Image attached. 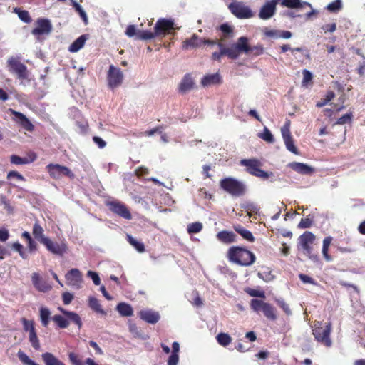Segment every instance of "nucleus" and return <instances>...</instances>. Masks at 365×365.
Wrapping results in <instances>:
<instances>
[{"mask_svg":"<svg viewBox=\"0 0 365 365\" xmlns=\"http://www.w3.org/2000/svg\"><path fill=\"white\" fill-rule=\"evenodd\" d=\"M40 319L43 327H47L51 319V312L47 307H42L40 310Z\"/></svg>","mask_w":365,"mask_h":365,"instance_id":"nucleus-35","label":"nucleus"},{"mask_svg":"<svg viewBox=\"0 0 365 365\" xmlns=\"http://www.w3.org/2000/svg\"><path fill=\"white\" fill-rule=\"evenodd\" d=\"M123 74L120 68L113 65L109 66L107 74L108 86L112 90L120 86L123 81Z\"/></svg>","mask_w":365,"mask_h":365,"instance_id":"nucleus-13","label":"nucleus"},{"mask_svg":"<svg viewBox=\"0 0 365 365\" xmlns=\"http://www.w3.org/2000/svg\"><path fill=\"white\" fill-rule=\"evenodd\" d=\"M68 358H69V360H70L71 363L73 365H83V363L79 359L78 356L76 354L73 353V352H71L68 354Z\"/></svg>","mask_w":365,"mask_h":365,"instance_id":"nucleus-57","label":"nucleus"},{"mask_svg":"<svg viewBox=\"0 0 365 365\" xmlns=\"http://www.w3.org/2000/svg\"><path fill=\"white\" fill-rule=\"evenodd\" d=\"M217 240L220 242L229 245L237 241V235L232 231L222 230L216 235Z\"/></svg>","mask_w":365,"mask_h":365,"instance_id":"nucleus-21","label":"nucleus"},{"mask_svg":"<svg viewBox=\"0 0 365 365\" xmlns=\"http://www.w3.org/2000/svg\"><path fill=\"white\" fill-rule=\"evenodd\" d=\"M21 322L25 331H29V334L31 330L36 331L34 321L22 318Z\"/></svg>","mask_w":365,"mask_h":365,"instance_id":"nucleus-52","label":"nucleus"},{"mask_svg":"<svg viewBox=\"0 0 365 365\" xmlns=\"http://www.w3.org/2000/svg\"><path fill=\"white\" fill-rule=\"evenodd\" d=\"M332 240H333V238L331 236H327V237H324V239L323 240V245H322V252L324 259L327 262H331L333 260V257L329 254V248L332 242Z\"/></svg>","mask_w":365,"mask_h":365,"instance_id":"nucleus-31","label":"nucleus"},{"mask_svg":"<svg viewBox=\"0 0 365 365\" xmlns=\"http://www.w3.org/2000/svg\"><path fill=\"white\" fill-rule=\"evenodd\" d=\"M46 170L49 173L51 178L53 179H60L63 176H66L70 178H74V174L66 166L59 164L50 163L46 167Z\"/></svg>","mask_w":365,"mask_h":365,"instance_id":"nucleus-12","label":"nucleus"},{"mask_svg":"<svg viewBox=\"0 0 365 365\" xmlns=\"http://www.w3.org/2000/svg\"><path fill=\"white\" fill-rule=\"evenodd\" d=\"M73 7L75 8L76 11L78 13V14L80 15L81 18L83 19V22L85 23V24H88V17H87V15H86V13L85 12V11L83 9V8L81 7V6L80 4H78L77 2L76 1H73Z\"/></svg>","mask_w":365,"mask_h":365,"instance_id":"nucleus-49","label":"nucleus"},{"mask_svg":"<svg viewBox=\"0 0 365 365\" xmlns=\"http://www.w3.org/2000/svg\"><path fill=\"white\" fill-rule=\"evenodd\" d=\"M73 299V295L68 292H66L62 294V299L64 304H69Z\"/></svg>","mask_w":365,"mask_h":365,"instance_id":"nucleus-63","label":"nucleus"},{"mask_svg":"<svg viewBox=\"0 0 365 365\" xmlns=\"http://www.w3.org/2000/svg\"><path fill=\"white\" fill-rule=\"evenodd\" d=\"M201 85L203 87H209L214 85H220L222 83V78L219 73H213L205 75L201 79Z\"/></svg>","mask_w":365,"mask_h":365,"instance_id":"nucleus-23","label":"nucleus"},{"mask_svg":"<svg viewBox=\"0 0 365 365\" xmlns=\"http://www.w3.org/2000/svg\"><path fill=\"white\" fill-rule=\"evenodd\" d=\"M275 302L284 311V312L287 315H290L292 314V311L289 305L285 302V301L283 299H276Z\"/></svg>","mask_w":365,"mask_h":365,"instance_id":"nucleus-51","label":"nucleus"},{"mask_svg":"<svg viewBox=\"0 0 365 365\" xmlns=\"http://www.w3.org/2000/svg\"><path fill=\"white\" fill-rule=\"evenodd\" d=\"M240 164L246 167V172L253 176L266 180L273 175L272 172L268 173L261 169L262 164L258 159H242L240 160Z\"/></svg>","mask_w":365,"mask_h":365,"instance_id":"nucleus-6","label":"nucleus"},{"mask_svg":"<svg viewBox=\"0 0 365 365\" xmlns=\"http://www.w3.org/2000/svg\"><path fill=\"white\" fill-rule=\"evenodd\" d=\"M87 39L86 35L80 36L77 39H76L69 46V51L72 53L77 52L79 51L85 44V42Z\"/></svg>","mask_w":365,"mask_h":365,"instance_id":"nucleus-33","label":"nucleus"},{"mask_svg":"<svg viewBox=\"0 0 365 365\" xmlns=\"http://www.w3.org/2000/svg\"><path fill=\"white\" fill-rule=\"evenodd\" d=\"M66 283L71 287H79L82 282V274L79 269L73 268L68 271L65 275Z\"/></svg>","mask_w":365,"mask_h":365,"instance_id":"nucleus-17","label":"nucleus"},{"mask_svg":"<svg viewBox=\"0 0 365 365\" xmlns=\"http://www.w3.org/2000/svg\"><path fill=\"white\" fill-rule=\"evenodd\" d=\"M144 31L145 30H138V31H137L136 29H135V26L134 25H129L126 28L125 34L128 37H133L134 36H135L137 39L141 40V38H140L138 37V33L140 31Z\"/></svg>","mask_w":365,"mask_h":365,"instance_id":"nucleus-50","label":"nucleus"},{"mask_svg":"<svg viewBox=\"0 0 365 365\" xmlns=\"http://www.w3.org/2000/svg\"><path fill=\"white\" fill-rule=\"evenodd\" d=\"M247 215L251 217L252 215H257L259 213V207L253 203H247L244 206Z\"/></svg>","mask_w":365,"mask_h":365,"instance_id":"nucleus-45","label":"nucleus"},{"mask_svg":"<svg viewBox=\"0 0 365 365\" xmlns=\"http://www.w3.org/2000/svg\"><path fill=\"white\" fill-rule=\"evenodd\" d=\"M227 258L230 262L243 267L250 266L256 260L253 252L240 246L230 247L227 252Z\"/></svg>","mask_w":365,"mask_h":365,"instance_id":"nucleus-1","label":"nucleus"},{"mask_svg":"<svg viewBox=\"0 0 365 365\" xmlns=\"http://www.w3.org/2000/svg\"><path fill=\"white\" fill-rule=\"evenodd\" d=\"M216 339L218 344L222 346H228L232 341L231 336L226 333L218 334L216 336Z\"/></svg>","mask_w":365,"mask_h":365,"instance_id":"nucleus-37","label":"nucleus"},{"mask_svg":"<svg viewBox=\"0 0 365 365\" xmlns=\"http://www.w3.org/2000/svg\"><path fill=\"white\" fill-rule=\"evenodd\" d=\"M117 311L123 317H131L133 314L132 307L125 302H120L117 305Z\"/></svg>","mask_w":365,"mask_h":365,"instance_id":"nucleus-32","label":"nucleus"},{"mask_svg":"<svg viewBox=\"0 0 365 365\" xmlns=\"http://www.w3.org/2000/svg\"><path fill=\"white\" fill-rule=\"evenodd\" d=\"M179 361L178 354H171L168 360V365H177Z\"/></svg>","mask_w":365,"mask_h":365,"instance_id":"nucleus-64","label":"nucleus"},{"mask_svg":"<svg viewBox=\"0 0 365 365\" xmlns=\"http://www.w3.org/2000/svg\"><path fill=\"white\" fill-rule=\"evenodd\" d=\"M220 188L234 197H240L246 192V185L238 180L228 177L220 181Z\"/></svg>","mask_w":365,"mask_h":365,"instance_id":"nucleus-4","label":"nucleus"},{"mask_svg":"<svg viewBox=\"0 0 365 365\" xmlns=\"http://www.w3.org/2000/svg\"><path fill=\"white\" fill-rule=\"evenodd\" d=\"M245 292L251 297H257L261 298H264L265 297L264 292H260L254 289L247 288L245 289Z\"/></svg>","mask_w":365,"mask_h":365,"instance_id":"nucleus-58","label":"nucleus"},{"mask_svg":"<svg viewBox=\"0 0 365 365\" xmlns=\"http://www.w3.org/2000/svg\"><path fill=\"white\" fill-rule=\"evenodd\" d=\"M240 53L247 54L250 51V46L248 45V39L247 37L242 36L237 39V41L234 43Z\"/></svg>","mask_w":365,"mask_h":365,"instance_id":"nucleus-34","label":"nucleus"},{"mask_svg":"<svg viewBox=\"0 0 365 365\" xmlns=\"http://www.w3.org/2000/svg\"><path fill=\"white\" fill-rule=\"evenodd\" d=\"M225 56H228L231 59H236L238 58L240 52L237 47L232 44L230 47L226 48L223 46Z\"/></svg>","mask_w":365,"mask_h":365,"instance_id":"nucleus-36","label":"nucleus"},{"mask_svg":"<svg viewBox=\"0 0 365 365\" xmlns=\"http://www.w3.org/2000/svg\"><path fill=\"white\" fill-rule=\"evenodd\" d=\"M58 310L67 317L65 318L63 316L60 314L54 315L51 319L56 324V325L61 329H66L69 325V321L72 322L75 324H76L78 329H81L82 327V321L80 316L73 312H70L66 310L62 307H58Z\"/></svg>","mask_w":365,"mask_h":365,"instance_id":"nucleus-5","label":"nucleus"},{"mask_svg":"<svg viewBox=\"0 0 365 365\" xmlns=\"http://www.w3.org/2000/svg\"><path fill=\"white\" fill-rule=\"evenodd\" d=\"M12 115L15 117V120L21 125V126L27 131L33 132L34 125L29 120V118L22 113L10 109Z\"/></svg>","mask_w":365,"mask_h":365,"instance_id":"nucleus-18","label":"nucleus"},{"mask_svg":"<svg viewBox=\"0 0 365 365\" xmlns=\"http://www.w3.org/2000/svg\"><path fill=\"white\" fill-rule=\"evenodd\" d=\"M10 237L8 229L3 227L0 229V242H4L9 240Z\"/></svg>","mask_w":365,"mask_h":365,"instance_id":"nucleus-60","label":"nucleus"},{"mask_svg":"<svg viewBox=\"0 0 365 365\" xmlns=\"http://www.w3.org/2000/svg\"><path fill=\"white\" fill-rule=\"evenodd\" d=\"M174 30V22L173 20L166 19H160L157 21L154 26V31L148 30L140 31L138 37L142 41L151 40L157 37L163 38Z\"/></svg>","mask_w":365,"mask_h":365,"instance_id":"nucleus-2","label":"nucleus"},{"mask_svg":"<svg viewBox=\"0 0 365 365\" xmlns=\"http://www.w3.org/2000/svg\"><path fill=\"white\" fill-rule=\"evenodd\" d=\"M216 44H217L218 47L220 48V51L219 52H214V53H212V58L214 61H220L221 57L222 56H225V52H224V49H223V44L222 43H220V42L219 43L216 42Z\"/></svg>","mask_w":365,"mask_h":365,"instance_id":"nucleus-55","label":"nucleus"},{"mask_svg":"<svg viewBox=\"0 0 365 365\" xmlns=\"http://www.w3.org/2000/svg\"><path fill=\"white\" fill-rule=\"evenodd\" d=\"M11 247L19 252L21 257L24 259H28V255L24 247V246L19 242H16L12 244Z\"/></svg>","mask_w":365,"mask_h":365,"instance_id":"nucleus-44","label":"nucleus"},{"mask_svg":"<svg viewBox=\"0 0 365 365\" xmlns=\"http://www.w3.org/2000/svg\"><path fill=\"white\" fill-rule=\"evenodd\" d=\"M279 0H271L267 1L261 8L259 12V17L261 19L267 20L272 17L276 12L277 4H279Z\"/></svg>","mask_w":365,"mask_h":365,"instance_id":"nucleus-16","label":"nucleus"},{"mask_svg":"<svg viewBox=\"0 0 365 365\" xmlns=\"http://www.w3.org/2000/svg\"><path fill=\"white\" fill-rule=\"evenodd\" d=\"M128 242L133 246L139 252L145 251V246L143 243L138 242L130 235H127Z\"/></svg>","mask_w":365,"mask_h":365,"instance_id":"nucleus-43","label":"nucleus"},{"mask_svg":"<svg viewBox=\"0 0 365 365\" xmlns=\"http://www.w3.org/2000/svg\"><path fill=\"white\" fill-rule=\"evenodd\" d=\"M316 240L315 235L309 231L304 232L298 238V248L314 262H318L319 257L318 252L314 247Z\"/></svg>","mask_w":365,"mask_h":365,"instance_id":"nucleus-3","label":"nucleus"},{"mask_svg":"<svg viewBox=\"0 0 365 365\" xmlns=\"http://www.w3.org/2000/svg\"><path fill=\"white\" fill-rule=\"evenodd\" d=\"M139 317L143 321L153 324L157 323L160 319V314L151 310H141L139 312Z\"/></svg>","mask_w":365,"mask_h":365,"instance_id":"nucleus-24","label":"nucleus"},{"mask_svg":"<svg viewBox=\"0 0 365 365\" xmlns=\"http://www.w3.org/2000/svg\"><path fill=\"white\" fill-rule=\"evenodd\" d=\"M106 205L110 211L125 220H130L132 215L128 207L122 202L115 200L106 202Z\"/></svg>","mask_w":365,"mask_h":365,"instance_id":"nucleus-11","label":"nucleus"},{"mask_svg":"<svg viewBox=\"0 0 365 365\" xmlns=\"http://www.w3.org/2000/svg\"><path fill=\"white\" fill-rule=\"evenodd\" d=\"M32 283L34 287L41 292H47L52 289L51 285H50L46 280L43 279L39 274L34 272L31 276Z\"/></svg>","mask_w":365,"mask_h":365,"instance_id":"nucleus-20","label":"nucleus"},{"mask_svg":"<svg viewBox=\"0 0 365 365\" xmlns=\"http://www.w3.org/2000/svg\"><path fill=\"white\" fill-rule=\"evenodd\" d=\"M165 126L163 125H158V126L154 128L153 129H151L150 130H146L145 132V135L147 136H151L155 133H161L162 130L163 129H165Z\"/></svg>","mask_w":365,"mask_h":365,"instance_id":"nucleus-61","label":"nucleus"},{"mask_svg":"<svg viewBox=\"0 0 365 365\" xmlns=\"http://www.w3.org/2000/svg\"><path fill=\"white\" fill-rule=\"evenodd\" d=\"M204 44L215 46L216 41L201 38L196 34H192L190 38H187L182 43V50H189L202 46Z\"/></svg>","mask_w":365,"mask_h":365,"instance_id":"nucleus-14","label":"nucleus"},{"mask_svg":"<svg viewBox=\"0 0 365 365\" xmlns=\"http://www.w3.org/2000/svg\"><path fill=\"white\" fill-rule=\"evenodd\" d=\"M7 66L10 73L15 74L19 79L25 80L29 78L27 67L17 58L11 57L7 61Z\"/></svg>","mask_w":365,"mask_h":365,"instance_id":"nucleus-9","label":"nucleus"},{"mask_svg":"<svg viewBox=\"0 0 365 365\" xmlns=\"http://www.w3.org/2000/svg\"><path fill=\"white\" fill-rule=\"evenodd\" d=\"M41 357L45 365H66L63 361H60L50 352L43 353L41 355Z\"/></svg>","mask_w":365,"mask_h":365,"instance_id":"nucleus-30","label":"nucleus"},{"mask_svg":"<svg viewBox=\"0 0 365 365\" xmlns=\"http://www.w3.org/2000/svg\"><path fill=\"white\" fill-rule=\"evenodd\" d=\"M41 244L43 245L47 250L53 255L63 256L68 251L67 244L64 242H57L48 238H43Z\"/></svg>","mask_w":365,"mask_h":365,"instance_id":"nucleus-15","label":"nucleus"},{"mask_svg":"<svg viewBox=\"0 0 365 365\" xmlns=\"http://www.w3.org/2000/svg\"><path fill=\"white\" fill-rule=\"evenodd\" d=\"M194 81L190 73H187L182 78L178 86V91L181 93H185L192 89Z\"/></svg>","mask_w":365,"mask_h":365,"instance_id":"nucleus-25","label":"nucleus"},{"mask_svg":"<svg viewBox=\"0 0 365 365\" xmlns=\"http://www.w3.org/2000/svg\"><path fill=\"white\" fill-rule=\"evenodd\" d=\"M15 14H16L19 18L25 23H30L31 21V18L29 15V13L26 10H22L19 8H15L14 9Z\"/></svg>","mask_w":365,"mask_h":365,"instance_id":"nucleus-38","label":"nucleus"},{"mask_svg":"<svg viewBox=\"0 0 365 365\" xmlns=\"http://www.w3.org/2000/svg\"><path fill=\"white\" fill-rule=\"evenodd\" d=\"M289 166L294 171L302 175H311L314 171L312 167L302 163L293 162L289 163Z\"/></svg>","mask_w":365,"mask_h":365,"instance_id":"nucleus-22","label":"nucleus"},{"mask_svg":"<svg viewBox=\"0 0 365 365\" xmlns=\"http://www.w3.org/2000/svg\"><path fill=\"white\" fill-rule=\"evenodd\" d=\"M319 326H316L313 329V335L318 342L324 344L327 347H330L332 341L330 339L331 331V324L327 323L325 327H322V322H318Z\"/></svg>","mask_w":365,"mask_h":365,"instance_id":"nucleus-8","label":"nucleus"},{"mask_svg":"<svg viewBox=\"0 0 365 365\" xmlns=\"http://www.w3.org/2000/svg\"><path fill=\"white\" fill-rule=\"evenodd\" d=\"M202 230V224L200 222H192L187 226V232L190 234L198 233Z\"/></svg>","mask_w":365,"mask_h":365,"instance_id":"nucleus-46","label":"nucleus"},{"mask_svg":"<svg viewBox=\"0 0 365 365\" xmlns=\"http://www.w3.org/2000/svg\"><path fill=\"white\" fill-rule=\"evenodd\" d=\"M37 26L34 28L31 33L34 35L48 34L51 31L52 26L49 20L40 19L37 20Z\"/></svg>","mask_w":365,"mask_h":365,"instance_id":"nucleus-19","label":"nucleus"},{"mask_svg":"<svg viewBox=\"0 0 365 365\" xmlns=\"http://www.w3.org/2000/svg\"><path fill=\"white\" fill-rule=\"evenodd\" d=\"M228 9L238 19H250L254 16L250 8L242 1L230 3L228 5Z\"/></svg>","mask_w":365,"mask_h":365,"instance_id":"nucleus-10","label":"nucleus"},{"mask_svg":"<svg viewBox=\"0 0 365 365\" xmlns=\"http://www.w3.org/2000/svg\"><path fill=\"white\" fill-rule=\"evenodd\" d=\"M36 158L35 153H32L29 155V158H21L17 155H12L10 157V161L14 165H25L34 162Z\"/></svg>","mask_w":365,"mask_h":365,"instance_id":"nucleus-26","label":"nucleus"},{"mask_svg":"<svg viewBox=\"0 0 365 365\" xmlns=\"http://www.w3.org/2000/svg\"><path fill=\"white\" fill-rule=\"evenodd\" d=\"M342 9L341 0H335L327 6V9L331 13H337Z\"/></svg>","mask_w":365,"mask_h":365,"instance_id":"nucleus-42","label":"nucleus"},{"mask_svg":"<svg viewBox=\"0 0 365 365\" xmlns=\"http://www.w3.org/2000/svg\"><path fill=\"white\" fill-rule=\"evenodd\" d=\"M264 47L262 45H257L254 46H250V51L247 54L252 55L254 56H258L262 55L264 53Z\"/></svg>","mask_w":365,"mask_h":365,"instance_id":"nucleus-48","label":"nucleus"},{"mask_svg":"<svg viewBox=\"0 0 365 365\" xmlns=\"http://www.w3.org/2000/svg\"><path fill=\"white\" fill-rule=\"evenodd\" d=\"M29 339L34 349L38 350L40 349V342L36 331L31 330V331H30V333L29 334Z\"/></svg>","mask_w":365,"mask_h":365,"instance_id":"nucleus-41","label":"nucleus"},{"mask_svg":"<svg viewBox=\"0 0 365 365\" xmlns=\"http://www.w3.org/2000/svg\"><path fill=\"white\" fill-rule=\"evenodd\" d=\"M282 6L291 9L302 8L304 6L311 7V4L307 2L302 3L300 0H279V2Z\"/></svg>","mask_w":365,"mask_h":365,"instance_id":"nucleus-29","label":"nucleus"},{"mask_svg":"<svg viewBox=\"0 0 365 365\" xmlns=\"http://www.w3.org/2000/svg\"><path fill=\"white\" fill-rule=\"evenodd\" d=\"M260 138L267 143H273L274 138L270 130L267 128H264L263 133L260 135Z\"/></svg>","mask_w":365,"mask_h":365,"instance_id":"nucleus-54","label":"nucleus"},{"mask_svg":"<svg viewBox=\"0 0 365 365\" xmlns=\"http://www.w3.org/2000/svg\"><path fill=\"white\" fill-rule=\"evenodd\" d=\"M250 307L255 312H262L264 316L269 320L275 321L277 318L276 309L271 304L261 299H253L250 302Z\"/></svg>","mask_w":365,"mask_h":365,"instance_id":"nucleus-7","label":"nucleus"},{"mask_svg":"<svg viewBox=\"0 0 365 365\" xmlns=\"http://www.w3.org/2000/svg\"><path fill=\"white\" fill-rule=\"evenodd\" d=\"M11 178H15L18 180H21V181L25 180L24 177L21 174H20L19 173H18L17 171H15V170H11L8 173L7 178L11 179Z\"/></svg>","mask_w":365,"mask_h":365,"instance_id":"nucleus-62","label":"nucleus"},{"mask_svg":"<svg viewBox=\"0 0 365 365\" xmlns=\"http://www.w3.org/2000/svg\"><path fill=\"white\" fill-rule=\"evenodd\" d=\"M282 136L287 149L294 154H298L297 148L294 145L290 132L289 130L285 131L284 130H282Z\"/></svg>","mask_w":365,"mask_h":365,"instance_id":"nucleus-27","label":"nucleus"},{"mask_svg":"<svg viewBox=\"0 0 365 365\" xmlns=\"http://www.w3.org/2000/svg\"><path fill=\"white\" fill-rule=\"evenodd\" d=\"M89 307L96 312L104 313V311L101 309V306L99 301L96 297H91L88 299Z\"/></svg>","mask_w":365,"mask_h":365,"instance_id":"nucleus-40","label":"nucleus"},{"mask_svg":"<svg viewBox=\"0 0 365 365\" xmlns=\"http://www.w3.org/2000/svg\"><path fill=\"white\" fill-rule=\"evenodd\" d=\"M299 277L300 280L304 284H311L314 285L317 284V282L314 281V279L307 274H300Z\"/></svg>","mask_w":365,"mask_h":365,"instance_id":"nucleus-59","label":"nucleus"},{"mask_svg":"<svg viewBox=\"0 0 365 365\" xmlns=\"http://www.w3.org/2000/svg\"><path fill=\"white\" fill-rule=\"evenodd\" d=\"M312 220L308 217L302 218L298 224V227L300 229L309 228L312 225Z\"/></svg>","mask_w":365,"mask_h":365,"instance_id":"nucleus-56","label":"nucleus"},{"mask_svg":"<svg viewBox=\"0 0 365 365\" xmlns=\"http://www.w3.org/2000/svg\"><path fill=\"white\" fill-rule=\"evenodd\" d=\"M353 118V114L351 112L349 113H346L345 115H342L341 118H339L336 124L338 125H344L346 123H351Z\"/></svg>","mask_w":365,"mask_h":365,"instance_id":"nucleus-53","label":"nucleus"},{"mask_svg":"<svg viewBox=\"0 0 365 365\" xmlns=\"http://www.w3.org/2000/svg\"><path fill=\"white\" fill-rule=\"evenodd\" d=\"M18 357L19 360L24 364L26 365H38L33 360H31L24 352L19 351L18 352Z\"/></svg>","mask_w":365,"mask_h":365,"instance_id":"nucleus-47","label":"nucleus"},{"mask_svg":"<svg viewBox=\"0 0 365 365\" xmlns=\"http://www.w3.org/2000/svg\"><path fill=\"white\" fill-rule=\"evenodd\" d=\"M233 229L235 230V231L236 232H237L239 235H240L244 240H245L250 242H255V238L253 236L252 233L250 230L245 229L241 225H239V224L235 225L233 226Z\"/></svg>","mask_w":365,"mask_h":365,"instance_id":"nucleus-28","label":"nucleus"},{"mask_svg":"<svg viewBox=\"0 0 365 365\" xmlns=\"http://www.w3.org/2000/svg\"><path fill=\"white\" fill-rule=\"evenodd\" d=\"M32 232L34 237L36 240H38L41 243L43 238H48L47 237H45L43 235V230L38 222H36L34 225Z\"/></svg>","mask_w":365,"mask_h":365,"instance_id":"nucleus-39","label":"nucleus"}]
</instances>
